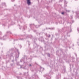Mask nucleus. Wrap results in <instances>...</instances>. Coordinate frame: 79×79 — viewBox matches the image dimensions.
I'll use <instances>...</instances> for the list:
<instances>
[{
	"label": "nucleus",
	"mask_w": 79,
	"mask_h": 79,
	"mask_svg": "<svg viewBox=\"0 0 79 79\" xmlns=\"http://www.w3.org/2000/svg\"><path fill=\"white\" fill-rule=\"evenodd\" d=\"M27 3L28 5H31V2L30 0H27Z\"/></svg>",
	"instance_id": "obj_1"
},
{
	"label": "nucleus",
	"mask_w": 79,
	"mask_h": 79,
	"mask_svg": "<svg viewBox=\"0 0 79 79\" xmlns=\"http://www.w3.org/2000/svg\"><path fill=\"white\" fill-rule=\"evenodd\" d=\"M24 38H20L19 39H18L15 40H24Z\"/></svg>",
	"instance_id": "obj_2"
},
{
	"label": "nucleus",
	"mask_w": 79,
	"mask_h": 79,
	"mask_svg": "<svg viewBox=\"0 0 79 79\" xmlns=\"http://www.w3.org/2000/svg\"><path fill=\"white\" fill-rule=\"evenodd\" d=\"M50 35H46V37H50Z\"/></svg>",
	"instance_id": "obj_3"
},
{
	"label": "nucleus",
	"mask_w": 79,
	"mask_h": 79,
	"mask_svg": "<svg viewBox=\"0 0 79 79\" xmlns=\"http://www.w3.org/2000/svg\"><path fill=\"white\" fill-rule=\"evenodd\" d=\"M47 55L48 56H49V57H50V54L49 53H48Z\"/></svg>",
	"instance_id": "obj_4"
},
{
	"label": "nucleus",
	"mask_w": 79,
	"mask_h": 79,
	"mask_svg": "<svg viewBox=\"0 0 79 79\" xmlns=\"http://www.w3.org/2000/svg\"><path fill=\"white\" fill-rule=\"evenodd\" d=\"M34 76L35 77H38L37 75H34L33 76V77H34Z\"/></svg>",
	"instance_id": "obj_5"
},
{
	"label": "nucleus",
	"mask_w": 79,
	"mask_h": 79,
	"mask_svg": "<svg viewBox=\"0 0 79 79\" xmlns=\"http://www.w3.org/2000/svg\"><path fill=\"white\" fill-rule=\"evenodd\" d=\"M17 78L18 79H19V78H20V77H19L17 76Z\"/></svg>",
	"instance_id": "obj_6"
},
{
	"label": "nucleus",
	"mask_w": 79,
	"mask_h": 79,
	"mask_svg": "<svg viewBox=\"0 0 79 79\" xmlns=\"http://www.w3.org/2000/svg\"><path fill=\"white\" fill-rule=\"evenodd\" d=\"M7 33H10V34H11V33L10 31H8L7 32Z\"/></svg>",
	"instance_id": "obj_7"
},
{
	"label": "nucleus",
	"mask_w": 79,
	"mask_h": 79,
	"mask_svg": "<svg viewBox=\"0 0 79 79\" xmlns=\"http://www.w3.org/2000/svg\"><path fill=\"white\" fill-rule=\"evenodd\" d=\"M64 12H62L61 13V14H62V15L64 14Z\"/></svg>",
	"instance_id": "obj_8"
},
{
	"label": "nucleus",
	"mask_w": 79,
	"mask_h": 79,
	"mask_svg": "<svg viewBox=\"0 0 79 79\" xmlns=\"http://www.w3.org/2000/svg\"><path fill=\"white\" fill-rule=\"evenodd\" d=\"M29 66H32V65H31V64H30L29 65Z\"/></svg>",
	"instance_id": "obj_9"
},
{
	"label": "nucleus",
	"mask_w": 79,
	"mask_h": 79,
	"mask_svg": "<svg viewBox=\"0 0 79 79\" xmlns=\"http://www.w3.org/2000/svg\"><path fill=\"white\" fill-rule=\"evenodd\" d=\"M66 11L68 12H70V10H67Z\"/></svg>",
	"instance_id": "obj_10"
},
{
	"label": "nucleus",
	"mask_w": 79,
	"mask_h": 79,
	"mask_svg": "<svg viewBox=\"0 0 79 79\" xmlns=\"http://www.w3.org/2000/svg\"><path fill=\"white\" fill-rule=\"evenodd\" d=\"M64 79H67L66 78L64 77Z\"/></svg>",
	"instance_id": "obj_11"
},
{
	"label": "nucleus",
	"mask_w": 79,
	"mask_h": 79,
	"mask_svg": "<svg viewBox=\"0 0 79 79\" xmlns=\"http://www.w3.org/2000/svg\"><path fill=\"white\" fill-rule=\"evenodd\" d=\"M19 54L18 55H19Z\"/></svg>",
	"instance_id": "obj_12"
},
{
	"label": "nucleus",
	"mask_w": 79,
	"mask_h": 79,
	"mask_svg": "<svg viewBox=\"0 0 79 79\" xmlns=\"http://www.w3.org/2000/svg\"><path fill=\"white\" fill-rule=\"evenodd\" d=\"M4 5H5V3H4Z\"/></svg>",
	"instance_id": "obj_13"
},
{
	"label": "nucleus",
	"mask_w": 79,
	"mask_h": 79,
	"mask_svg": "<svg viewBox=\"0 0 79 79\" xmlns=\"http://www.w3.org/2000/svg\"><path fill=\"white\" fill-rule=\"evenodd\" d=\"M78 31H79V30L78 29Z\"/></svg>",
	"instance_id": "obj_14"
}]
</instances>
